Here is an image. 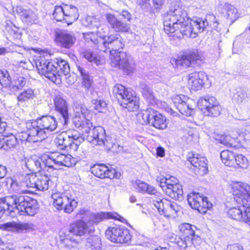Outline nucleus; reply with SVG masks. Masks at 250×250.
Masks as SVG:
<instances>
[{"instance_id":"obj_1","label":"nucleus","mask_w":250,"mask_h":250,"mask_svg":"<svg viewBox=\"0 0 250 250\" xmlns=\"http://www.w3.org/2000/svg\"><path fill=\"white\" fill-rule=\"evenodd\" d=\"M185 7L176 3L170 7L164 17V30L170 36L181 38L184 36L203 32L208 25L206 20L198 18L190 20L185 10Z\"/></svg>"},{"instance_id":"obj_2","label":"nucleus","mask_w":250,"mask_h":250,"mask_svg":"<svg viewBox=\"0 0 250 250\" xmlns=\"http://www.w3.org/2000/svg\"><path fill=\"white\" fill-rule=\"evenodd\" d=\"M125 46L124 41L119 35L103 36L100 39L98 50L104 52H109L111 65L113 67L122 69L124 73H133L135 66L132 57L126 52H118Z\"/></svg>"},{"instance_id":"obj_3","label":"nucleus","mask_w":250,"mask_h":250,"mask_svg":"<svg viewBox=\"0 0 250 250\" xmlns=\"http://www.w3.org/2000/svg\"><path fill=\"white\" fill-rule=\"evenodd\" d=\"M232 188L234 200L240 206L230 208L228 214L232 219L243 221L250 226V186L238 183Z\"/></svg>"},{"instance_id":"obj_4","label":"nucleus","mask_w":250,"mask_h":250,"mask_svg":"<svg viewBox=\"0 0 250 250\" xmlns=\"http://www.w3.org/2000/svg\"><path fill=\"white\" fill-rule=\"evenodd\" d=\"M113 93L116 96L120 104L129 111H135L139 108L138 98L133 96L123 85H115L113 87Z\"/></svg>"},{"instance_id":"obj_5","label":"nucleus","mask_w":250,"mask_h":250,"mask_svg":"<svg viewBox=\"0 0 250 250\" xmlns=\"http://www.w3.org/2000/svg\"><path fill=\"white\" fill-rule=\"evenodd\" d=\"M56 145L61 149L76 150L83 139L79 138V134L74 130L63 132L55 139Z\"/></svg>"},{"instance_id":"obj_6","label":"nucleus","mask_w":250,"mask_h":250,"mask_svg":"<svg viewBox=\"0 0 250 250\" xmlns=\"http://www.w3.org/2000/svg\"><path fill=\"white\" fill-rule=\"evenodd\" d=\"M42 160L45 166L54 169H58L62 166L70 167L74 164V160L71 155L59 152L44 154L42 156Z\"/></svg>"},{"instance_id":"obj_7","label":"nucleus","mask_w":250,"mask_h":250,"mask_svg":"<svg viewBox=\"0 0 250 250\" xmlns=\"http://www.w3.org/2000/svg\"><path fill=\"white\" fill-rule=\"evenodd\" d=\"M152 203L160 214L168 218L176 217L181 209V207L176 203L162 198L159 196L154 197L152 199Z\"/></svg>"},{"instance_id":"obj_8","label":"nucleus","mask_w":250,"mask_h":250,"mask_svg":"<svg viewBox=\"0 0 250 250\" xmlns=\"http://www.w3.org/2000/svg\"><path fill=\"white\" fill-rule=\"evenodd\" d=\"M54 206L58 209H63L66 213H71L78 205V202L71 196L69 197L64 194L56 192L51 195Z\"/></svg>"},{"instance_id":"obj_9","label":"nucleus","mask_w":250,"mask_h":250,"mask_svg":"<svg viewBox=\"0 0 250 250\" xmlns=\"http://www.w3.org/2000/svg\"><path fill=\"white\" fill-rule=\"evenodd\" d=\"M105 235L111 242L116 243H127L131 239L129 230L125 227H110L106 230Z\"/></svg>"},{"instance_id":"obj_10","label":"nucleus","mask_w":250,"mask_h":250,"mask_svg":"<svg viewBox=\"0 0 250 250\" xmlns=\"http://www.w3.org/2000/svg\"><path fill=\"white\" fill-rule=\"evenodd\" d=\"M94 227L92 221L78 220L71 224L69 232L76 236H88L93 234Z\"/></svg>"},{"instance_id":"obj_11","label":"nucleus","mask_w":250,"mask_h":250,"mask_svg":"<svg viewBox=\"0 0 250 250\" xmlns=\"http://www.w3.org/2000/svg\"><path fill=\"white\" fill-rule=\"evenodd\" d=\"M84 140L91 143L93 145L104 146L110 147L104 129L101 126H95L90 130L88 134L84 135Z\"/></svg>"},{"instance_id":"obj_12","label":"nucleus","mask_w":250,"mask_h":250,"mask_svg":"<svg viewBox=\"0 0 250 250\" xmlns=\"http://www.w3.org/2000/svg\"><path fill=\"white\" fill-rule=\"evenodd\" d=\"M188 201L191 208L202 213H205L212 206L207 197L201 196L198 193H190L188 195Z\"/></svg>"},{"instance_id":"obj_13","label":"nucleus","mask_w":250,"mask_h":250,"mask_svg":"<svg viewBox=\"0 0 250 250\" xmlns=\"http://www.w3.org/2000/svg\"><path fill=\"white\" fill-rule=\"evenodd\" d=\"M28 186L31 188H35L40 191H45L52 187L54 184L50 177L46 175L38 176L34 174H28Z\"/></svg>"},{"instance_id":"obj_14","label":"nucleus","mask_w":250,"mask_h":250,"mask_svg":"<svg viewBox=\"0 0 250 250\" xmlns=\"http://www.w3.org/2000/svg\"><path fill=\"white\" fill-rule=\"evenodd\" d=\"M175 106L183 115L186 116L192 115L195 105L193 102L183 95H176L172 98Z\"/></svg>"},{"instance_id":"obj_15","label":"nucleus","mask_w":250,"mask_h":250,"mask_svg":"<svg viewBox=\"0 0 250 250\" xmlns=\"http://www.w3.org/2000/svg\"><path fill=\"white\" fill-rule=\"evenodd\" d=\"M55 109L57 111V116L62 125H66L68 124L69 119L68 112V105L63 98L61 95H56L54 99Z\"/></svg>"},{"instance_id":"obj_16","label":"nucleus","mask_w":250,"mask_h":250,"mask_svg":"<svg viewBox=\"0 0 250 250\" xmlns=\"http://www.w3.org/2000/svg\"><path fill=\"white\" fill-rule=\"evenodd\" d=\"M33 198L27 196L21 195L10 196L8 197L7 201L10 205H14L13 209H16L21 215H25L27 208H29V203L32 201Z\"/></svg>"},{"instance_id":"obj_17","label":"nucleus","mask_w":250,"mask_h":250,"mask_svg":"<svg viewBox=\"0 0 250 250\" xmlns=\"http://www.w3.org/2000/svg\"><path fill=\"white\" fill-rule=\"evenodd\" d=\"M201 58V55L198 50L193 49L178 59L176 62V65L185 68L192 65H198L202 61Z\"/></svg>"},{"instance_id":"obj_18","label":"nucleus","mask_w":250,"mask_h":250,"mask_svg":"<svg viewBox=\"0 0 250 250\" xmlns=\"http://www.w3.org/2000/svg\"><path fill=\"white\" fill-rule=\"evenodd\" d=\"M26 125L28 135L33 139V142L42 141L46 138L45 132L40 127L38 119L28 121Z\"/></svg>"},{"instance_id":"obj_19","label":"nucleus","mask_w":250,"mask_h":250,"mask_svg":"<svg viewBox=\"0 0 250 250\" xmlns=\"http://www.w3.org/2000/svg\"><path fill=\"white\" fill-rule=\"evenodd\" d=\"M55 41L58 45L66 49L71 48L75 43V34L68 30L61 31L56 34Z\"/></svg>"},{"instance_id":"obj_20","label":"nucleus","mask_w":250,"mask_h":250,"mask_svg":"<svg viewBox=\"0 0 250 250\" xmlns=\"http://www.w3.org/2000/svg\"><path fill=\"white\" fill-rule=\"evenodd\" d=\"M188 161L195 167V171L201 175L207 173V160L200 154L191 153L189 154L188 158Z\"/></svg>"},{"instance_id":"obj_21","label":"nucleus","mask_w":250,"mask_h":250,"mask_svg":"<svg viewBox=\"0 0 250 250\" xmlns=\"http://www.w3.org/2000/svg\"><path fill=\"white\" fill-rule=\"evenodd\" d=\"M73 122L75 127L81 131V135L79 134V138H82L83 142L84 135L88 134L92 129V123L87 118L81 117L80 115H75Z\"/></svg>"},{"instance_id":"obj_22","label":"nucleus","mask_w":250,"mask_h":250,"mask_svg":"<svg viewBox=\"0 0 250 250\" xmlns=\"http://www.w3.org/2000/svg\"><path fill=\"white\" fill-rule=\"evenodd\" d=\"M40 127L45 132L46 138L48 134L55 131L58 126V122L56 118L51 115H47L38 118Z\"/></svg>"},{"instance_id":"obj_23","label":"nucleus","mask_w":250,"mask_h":250,"mask_svg":"<svg viewBox=\"0 0 250 250\" xmlns=\"http://www.w3.org/2000/svg\"><path fill=\"white\" fill-rule=\"evenodd\" d=\"M31 223L10 222L2 225V228L6 230L18 233H25L33 229Z\"/></svg>"},{"instance_id":"obj_24","label":"nucleus","mask_w":250,"mask_h":250,"mask_svg":"<svg viewBox=\"0 0 250 250\" xmlns=\"http://www.w3.org/2000/svg\"><path fill=\"white\" fill-rule=\"evenodd\" d=\"M207 76L204 72H194L188 76V83L194 90L200 89L207 80Z\"/></svg>"},{"instance_id":"obj_25","label":"nucleus","mask_w":250,"mask_h":250,"mask_svg":"<svg viewBox=\"0 0 250 250\" xmlns=\"http://www.w3.org/2000/svg\"><path fill=\"white\" fill-rule=\"evenodd\" d=\"M15 12L22 21L27 24H35L38 22L37 15L29 9H25L21 6H18L16 7Z\"/></svg>"},{"instance_id":"obj_26","label":"nucleus","mask_w":250,"mask_h":250,"mask_svg":"<svg viewBox=\"0 0 250 250\" xmlns=\"http://www.w3.org/2000/svg\"><path fill=\"white\" fill-rule=\"evenodd\" d=\"M181 233V237L184 239L191 240V242L194 246H196L200 241V238L199 236L195 234V231L192 228L191 225L188 223H184L179 227Z\"/></svg>"},{"instance_id":"obj_27","label":"nucleus","mask_w":250,"mask_h":250,"mask_svg":"<svg viewBox=\"0 0 250 250\" xmlns=\"http://www.w3.org/2000/svg\"><path fill=\"white\" fill-rule=\"evenodd\" d=\"M109 26L116 32H127L129 29L128 24L125 21H122L111 14L107 13L105 15Z\"/></svg>"},{"instance_id":"obj_28","label":"nucleus","mask_w":250,"mask_h":250,"mask_svg":"<svg viewBox=\"0 0 250 250\" xmlns=\"http://www.w3.org/2000/svg\"><path fill=\"white\" fill-rule=\"evenodd\" d=\"M91 172L100 178H112L114 177V169H109L104 164L95 165L90 168Z\"/></svg>"},{"instance_id":"obj_29","label":"nucleus","mask_w":250,"mask_h":250,"mask_svg":"<svg viewBox=\"0 0 250 250\" xmlns=\"http://www.w3.org/2000/svg\"><path fill=\"white\" fill-rule=\"evenodd\" d=\"M28 174L25 176L24 181L18 182L16 180L10 179V186L12 190L16 193L11 196L18 195V194L25 196V193L28 192L27 188H30L28 186Z\"/></svg>"},{"instance_id":"obj_30","label":"nucleus","mask_w":250,"mask_h":250,"mask_svg":"<svg viewBox=\"0 0 250 250\" xmlns=\"http://www.w3.org/2000/svg\"><path fill=\"white\" fill-rule=\"evenodd\" d=\"M25 165L27 169L32 172H40L45 166L42 160V157L38 158L36 156H33L25 160Z\"/></svg>"},{"instance_id":"obj_31","label":"nucleus","mask_w":250,"mask_h":250,"mask_svg":"<svg viewBox=\"0 0 250 250\" xmlns=\"http://www.w3.org/2000/svg\"><path fill=\"white\" fill-rule=\"evenodd\" d=\"M133 188L138 192L159 196L160 193L154 187L141 180H136L133 184Z\"/></svg>"},{"instance_id":"obj_32","label":"nucleus","mask_w":250,"mask_h":250,"mask_svg":"<svg viewBox=\"0 0 250 250\" xmlns=\"http://www.w3.org/2000/svg\"><path fill=\"white\" fill-rule=\"evenodd\" d=\"M64 10V21L68 25L72 24L78 19L79 14L77 8L72 5L65 4L63 6Z\"/></svg>"},{"instance_id":"obj_33","label":"nucleus","mask_w":250,"mask_h":250,"mask_svg":"<svg viewBox=\"0 0 250 250\" xmlns=\"http://www.w3.org/2000/svg\"><path fill=\"white\" fill-rule=\"evenodd\" d=\"M151 115L150 125L157 129H164L167 126L166 118L162 114L153 109Z\"/></svg>"},{"instance_id":"obj_34","label":"nucleus","mask_w":250,"mask_h":250,"mask_svg":"<svg viewBox=\"0 0 250 250\" xmlns=\"http://www.w3.org/2000/svg\"><path fill=\"white\" fill-rule=\"evenodd\" d=\"M164 191L170 197L175 200H180L183 198L182 187L178 183L175 185L170 183L169 185L165 188Z\"/></svg>"},{"instance_id":"obj_35","label":"nucleus","mask_w":250,"mask_h":250,"mask_svg":"<svg viewBox=\"0 0 250 250\" xmlns=\"http://www.w3.org/2000/svg\"><path fill=\"white\" fill-rule=\"evenodd\" d=\"M82 24L85 27L91 29L96 28V32L100 34L101 30H104L105 26L101 25L100 21L94 16H87L85 17L82 21Z\"/></svg>"},{"instance_id":"obj_36","label":"nucleus","mask_w":250,"mask_h":250,"mask_svg":"<svg viewBox=\"0 0 250 250\" xmlns=\"http://www.w3.org/2000/svg\"><path fill=\"white\" fill-rule=\"evenodd\" d=\"M218 104L219 103L216 98L212 96H206L205 98H201L197 103L198 107L204 113H206V110Z\"/></svg>"},{"instance_id":"obj_37","label":"nucleus","mask_w":250,"mask_h":250,"mask_svg":"<svg viewBox=\"0 0 250 250\" xmlns=\"http://www.w3.org/2000/svg\"><path fill=\"white\" fill-rule=\"evenodd\" d=\"M55 63V68L57 70V74L59 75V83L61 81L62 76H68L70 72V67L67 61L62 60L56 59L54 60Z\"/></svg>"},{"instance_id":"obj_38","label":"nucleus","mask_w":250,"mask_h":250,"mask_svg":"<svg viewBox=\"0 0 250 250\" xmlns=\"http://www.w3.org/2000/svg\"><path fill=\"white\" fill-rule=\"evenodd\" d=\"M232 102L237 105H241L245 103L248 99L246 91L242 88L239 87L231 92Z\"/></svg>"},{"instance_id":"obj_39","label":"nucleus","mask_w":250,"mask_h":250,"mask_svg":"<svg viewBox=\"0 0 250 250\" xmlns=\"http://www.w3.org/2000/svg\"><path fill=\"white\" fill-rule=\"evenodd\" d=\"M223 13L231 23H233L238 18L239 14L237 10L231 4L225 3L223 5Z\"/></svg>"},{"instance_id":"obj_40","label":"nucleus","mask_w":250,"mask_h":250,"mask_svg":"<svg viewBox=\"0 0 250 250\" xmlns=\"http://www.w3.org/2000/svg\"><path fill=\"white\" fill-rule=\"evenodd\" d=\"M102 31L101 30V34L94 32H88L83 33V37L84 40L88 42H91L95 45V47L98 49V46L100 44V39L103 38ZM103 33H105V31L103 30Z\"/></svg>"},{"instance_id":"obj_41","label":"nucleus","mask_w":250,"mask_h":250,"mask_svg":"<svg viewBox=\"0 0 250 250\" xmlns=\"http://www.w3.org/2000/svg\"><path fill=\"white\" fill-rule=\"evenodd\" d=\"M118 217L120 216L116 213L101 212L98 213L93 214L91 217V219L88 221H92L93 225L94 226V223H98L104 219H115L119 220Z\"/></svg>"},{"instance_id":"obj_42","label":"nucleus","mask_w":250,"mask_h":250,"mask_svg":"<svg viewBox=\"0 0 250 250\" xmlns=\"http://www.w3.org/2000/svg\"><path fill=\"white\" fill-rule=\"evenodd\" d=\"M236 153L228 150L222 151L220 153V157L222 162L228 167H233Z\"/></svg>"},{"instance_id":"obj_43","label":"nucleus","mask_w":250,"mask_h":250,"mask_svg":"<svg viewBox=\"0 0 250 250\" xmlns=\"http://www.w3.org/2000/svg\"><path fill=\"white\" fill-rule=\"evenodd\" d=\"M27 80L23 77H20L13 81H11L8 86L9 90L15 92L22 89L26 84Z\"/></svg>"},{"instance_id":"obj_44","label":"nucleus","mask_w":250,"mask_h":250,"mask_svg":"<svg viewBox=\"0 0 250 250\" xmlns=\"http://www.w3.org/2000/svg\"><path fill=\"white\" fill-rule=\"evenodd\" d=\"M77 69L82 77V84L86 90H88L91 86L92 80L88 72L80 65L77 66Z\"/></svg>"},{"instance_id":"obj_45","label":"nucleus","mask_w":250,"mask_h":250,"mask_svg":"<svg viewBox=\"0 0 250 250\" xmlns=\"http://www.w3.org/2000/svg\"><path fill=\"white\" fill-rule=\"evenodd\" d=\"M3 149L8 150L15 148L18 145L17 137L13 134L7 137H3Z\"/></svg>"},{"instance_id":"obj_46","label":"nucleus","mask_w":250,"mask_h":250,"mask_svg":"<svg viewBox=\"0 0 250 250\" xmlns=\"http://www.w3.org/2000/svg\"><path fill=\"white\" fill-rule=\"evenodd\" d=\"M233 167L246 169L249 166V161L246 157L242 154H236Z\"/></svg>"},{"instance_id":"obj_47","label":"nucleus","mask_w":250,"mask_h":250,"mask_svg":"<svg viewBox=\"0 0 250 250\" xmlns=\"http://www.w3.org/2000/svg\"><path fill=\"white\" fill-rule=\"evenodd\" d=\"M80 242V238L76 239L73 237L69 236L67 237L63 241L65 247L70 250H78Z\"/></svg>"},{"instance_id":"obj_48","label":"nucleus","mask_w":250,"mask_h":250,"mask_svg":"<svg viewBox=\"0 0 250 250\" xmlns=\"http://www.w3.org/2000/svg\"><path fill=\"white\" fill-rule=\"evenodd\" d=\"M140 87L143 96L148 101L151 102L154 99V96L152 89L145 83H141Z\"/></svg>"},{"instance_id":"obj_49","label":"nucleus","mask_w":250,"mask_h":250,"mask_svg":"<svg viewBox=\"0 0 250 250\" xmlns=\"http://www.w3.org/2000/svg\"><path fill=\"white\" fill-rule=\"evenodd\" d=\"M153 110V109L149 108L138 114V118L141 124L146 125L148 124L150 125V120L151 119L150 116L152 115V112Z\"/></svg>"},{"instance_id":"obj_50","label":"nucleus","mask_w":250,"mask_h":250,"mask_svg":"<svg viewBox=\"0 0 250 250\" xmlns=\"http://www.w3.org/2000/svg\"><path fill=\"white\" fill-rule=\"evenodd\" d=\"M10 196H7L5 198L0 199V218L3 215L6 210H9L11 212L13 209L14 205H10L7 201L8 197Z\"/></svg>"},{"instance_id":"obj_51","label":"nucleus","mask_w":250,"mask_h":250,"mask_svg":"<svg viewBox=\"0 0 250 250\" xmlns=\"http://www.w3.org/2000/svg\"><path fill=\"white\" fill-rule=\"evenodd\" d=\"M11 82V77L7 70H0V84L3 87H8Z\"/></svg>"},{"instance_id":"obj_52","label":"nucleus","mask_w":250,"mask_h":250,"mask_svg":"<svg viewBox=\"0 0 250 250\" xmlns=\"http://www.w3.org/2000/svg\"><path fill=\"white\" fill-rule=\"evenodd\" d=\"M93 107L99 112H104L106 110L107 104L105 102L101 99H93L92 100Z\"/></svg>"},{"instance_id":"obj_53","label":"nucleus","mask_w":250,"mask_h":250,"mask_svg":"<svg viewBox=\"0 0 250 250\" xmlns=\"http://www.w3.org/2000/svg\"><path fill=\"white\" fill-rule=\"evenodd\" d=\"M53 16L54 18L58 21H64L65 17L63 6H56Z\"/></svg>"},{"instance_id":"obj_54","label":"nucleus","mask_w":250,"mask_h":250,"mask_svg":"<svg viewBox=\"0 0 250 250\" xmlns=\"http://www.w3.org/2000/svg\"><path fill=\"white\" fill-rule=\"evenodd\" d=\"M35 63L39 73L45 74V66L46 64H48V61L44 57H40L36 60Z\"/></svg>"},{"instance_id":"obj_55","label":"nucleus","mask_w":250,"mask_h":250,"mask_svg":"<svg viewBox=\"0 0 250 250\" xmlns=\"http://www.w3.org/2000/svg\"><path fill=\"white\" fill-rule=\"evenodd\" d=\"M32 201L29 203L30 206L29 208H27L26 212H25V214L29 216H34L37 213L39 209L38 203L37 200L33 199Z\"/></svg>"},{"instance_id":"obj_56","label":"nucleus","mask_w":250,"mask_h":250,"mask_svg":"<svg viewBox=\"0 0 250 250\" xmlns=\"http://www.w3.org/2000/svg\"><path fill=\"white\" fill-rule=\"evenodd\" d=\"M34 94V92L31 89H28L19 95L18 100L21 102L28 101L33 98Z\"/></svg>"},{"instance_id":"obj_57","label":"nucleus","mask_w":250,"mask_h":250,"mask_svg":"<svg viewBox=\"0 0 250 250\" xmlns=\"http://www.w3.org/2000/svg\"><path fill=\"white\" fill-rule=\"evenodd\" d=\"M152 7H150V12H158L164 5L166 0H151Z\"/></svg>"},{"instance_id":"obj_58","label":"nucleus","mask_w":250,"mask_h":250,"mask_svg":"<svg viewBox=\"0 0 250 250\" xmlns=\"http://www.w3.org/2000/svg\"><path fill=\"white\" fill-rule=\"evenodd\" d=\"M55 63H54V60L51 63L49 64L47 69L46 70V73H49V75H53L55 79H56L55 82L54 83H58L59 80V75L57 74V70L55 68Z\"/></svg>"},{"instance_id":"obj_59","label":"nucleus","mask_w":250,"mask_h":250,"mask_svg":"<svg viewBox=\"0 0 250 250\" xmlns=\"http://www.w3.org/2000/svg\"><path fill=\"white\" fill-rule=\"evenodd\" d=\"M76 115H80L81 117L84 116L85 118L88 117L89 114V111L86 107L83 104L78 105L75 109Z\"/></svg>"},{"instance_id":"obj_60","label":"nucleus","mask_w":250,"mask_h":250,"mask_svg":"<svg viewBox=\"0 0 250 250\" xmlns=\"http://www.w3.org/2000/svg\"><path fill=\"white\" fill-rule=\"evenodd\" d=\"M220 111L221 107L219 104H218L206 110L205 111L206 113H204L206 114L208 116L217 117L220 115Z\"/></svg>"},{"instance_id":"obj_61","label":"nucleus","mask_w":250,"mask_h":250,"mask_svg":"<svg viewBox=\"0 0 250 250\" xmlns=\"http://www.w3.org/2000/svg\"><path fill=\"white\" fill-rule=\"evenodd\" d=\"M191 240L188 239L187 240L186 239H184L183 237L179 238L178 240L177 241L176 243L177 245L182 249H186L188 246H189L191 245H193V244L191 242Z\"/></svg>"},{"instance_id":"obj_62","label":"nucleus","mask_w":250,"mask_h":250,"mask_svg":"<svg viewBox=\"0 0 250 250\" xmlns=\"http://www.w3.org/2000/svg\"><path fill=\"white\" fill-rule=\"evenodd\" d=\"M84 57L89 62H94L98 65V62L99 61L96 55L90 51H86L84 54Z\"/></svg>"},{"instance_id":"obj_63","label":"nucleus","mask_w":250,"mask_h":250,"mask_svg":"<svg viewBox=\"0 0 250 250\" xmlns=\"http://www.w3.org/2000/svg\"><path fill=\"white\" fill-rule=\"evenodd\" d=\"M233 142V138L229 135L223 136L220 139L221 144L226 146L227 147L231 146Z\"/></svg>"},{"instance_id":"obj_64","label":"nucleus","mask_w":250,"mask_h":250,"mask_svg":"<svg viewBox=\"0 0 250 250\" xmlns=\"http://www.w3.org/2000/svg\"><path fill=\"white\" fill-rule=\"evenodd\" d=\"M169 181V180H167V177H160L157 178V181L160 183V186L162 188L163 191H165V188L169 185L170 183Z\"/></svg>"}]
</instances>
